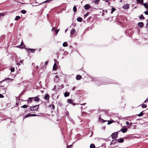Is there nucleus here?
Returning <instances> with one entry per match:
<instances>
[{"label": "nucleus", "mask_w": 148, "mask_h": 148, "mask_svg": "<svg viewBox=\"0 0 148 148\" xmlns=\"http://www.w3.org/2000/svg\"><path fill=\"white\" fill-rule=\"evenodd\" d=\"M13 79L8 77V78H7L5 79L4 80H3V81H7L10 82V81H13Z\"/></svg>", "instance_id": "8"}, {"label": "nucleus", "mask_w": 148, "mask_h": 148, "mask_svg": "<svg viewBox=\"0 0 148 148\" xmlns=\"http://www.w3.org/2000/svg\"><path fill=\"white\" fill-rule=\"evenodd\" d=\"M58 105L59 106H62L63 104L62 103L58 102Z\"/></svg>", "instance_id": "38"}, {"label": "nucleus", "mask_w": 148, "mask_h": 148, "mask_svg": "<svg viewBox=\"0 0 148 148\" xmlns=\"http://www.w3.org/2000/svg\"><path fill=\"white\" fill-rule=\"evenodd\" d=\"M56 85H55L53 88L52 89V90H54L55 91H56Z\"/></svg>", "instance_id": "39"}, {"label": "nucleus", "mask_w": 148, "mask_h": 148, "mask_svg": "<svg viewBox=\"0 0 148 148\" xmlns=\"http://www.w3.org/2000/svg\"><path fill=\"white\" fill-rule=\"evenodd\" d=\"M59 79L57 75H56L54 78V82H58L59 80Z\"/></svg>", "instance_id": "10"}, {"label": "nucleus", "mask_w": 148, "mask_h": 148, "mask_svg": "<svg viewBox=\"0 0 148 148\" xmlns=\"http://www.w3.org/2000/svg\"><path fill=\"white\" fill-rule=\"evenodd\" d=\"M20 17L18 16H16L14 20L15 21H17L18 20L20 19Z\"/></svg>", "instance_id": "23"}, {"label": "nucleus", "mask_w": 148, "mask_h": 148, "mask_svg": "<svg viewBox=\"0 0 148 148\" xmlns=\"http://www.w3.org/2000/svg\"><path fill=\"white\" fill-rule=\"evenodd\" d=\"M52 0H47V1H45L43 2V3H46L47 2L49 1H52Z\"/></svg>", "instance_id": "45"}, {"label": "nucleus", "mask_w": 148, "mask_h": 148, "mask_svg": "<svg viewBox=\"0 0 148 148\" xmlns=\"http://www.w3.org/2000/svg\"><path fill=\"white\" fill-rule=\"evenodd\" d=\"M62 45L64 47H66L67 46L68 44L67 42H64L63 43Z\"/></svg>", "instance_id": "21"}, {"label": "nucleus", "mask_w": 148, "mask_h": 148, "mask_svg": "<svg viewBox=\"0 0 148 148\" xmlns=\"http://www.w3.org/2000/svg\"><path fill=\"white\" fill-rule=\"evenodd\" d=\"M116 140L119 143H123L124 141V140L122 138H120V139H117Z\"/></svg>", "instance_id": "9"}, {"label": "nucleus", "mask_w": 148, "mask_h": 148, "mask_svg": "<svg viewBox=\"0 0 148 148\" xmlns=\"http://www.w3.org/2000/svg\"><path fill=\"white\" fill-rule=\"evenodd\" d=\"M32 99H33L32 97H29L28 100V103H31L32 102Z\"/></svg>", "instance_id": "22"}, {"label": "nucleus", "mask_w": 148, "mask_h": 148, "mask_svg": "<svg viewBox=\"0 0 148 148\" xmlns=\"http://www.w3.org/2000/svg\"><path fill=\"white\" fill-rule=\"evenodd\" d=\"M23 60H20L19 61V62H20V63H22L23 62Z\"/></svg>", "instance_id": "56"}, {"label": "nucleus", "mask_w": 148, "mask_h": 148, "mask_svg": "<svg viewBox=\"0 0 148 148\" xmlns=\"http://www.w3.org/2000/svg\"><path fill=\"white\" fill-rule=\"evenodd\" d=\"M136 2L138 4L140 3L142 4L143 3V0H136Z\"/></svg>", "instance_id": "12"}, {"label": "nucleus", "mask_w": 148, "mask_h": 148, "mask_svg": "<svg viewBox=\"0 0 148 148\" xmlns=\"http://www.w3.org/2000/svg\"><path fill=\"white\" fill-rule=\"evenodd\" d=\"M75 32V30L74 29H72L71 31V35L73 34Z\"/></svg>", "instance_id": "19"}, {"label": "nucleus", "mask_w": 148, "mask_h": 148, "mask_svg": "<svg viewBox=\"0 0 148 148\" xmlns=\"http://www.w3.org/2000/svg\"><path fill=\"white\" fill-rule=\"evenodd\" d=\"M31 114L30 113L28 114L26 116H25L24 117V119L26 118L27 117L31 116Z\"/></svg>", "instance_id": "25"}, {"label": "nucleus", "mask_w": 148, "mask_h": 148, "mask_svg": "<svg viewBox=\"0 0 148 148\" xmlns=\"http://www.w3.org/2000/svg\"><path fill=\"white\" fill-rule=\"evenodd\" d=\"M90 8V6L89 5L87 4L85 5L84 6V8L86 10H88Z\"/></svg>", "instance_id": "6"}, {"label": "nucleus", "mask_w": 148, "mask_h": 148, "mask_svg": "<svg viewBox=\"0 0 148 148\" xmlns=\"http://www.w3.org/2000/svg\"><path fill=\"white\" fill-rule=\"evenodd\" d=\"M99 121H101L103 123H104L105 122V121H107V120H104L102 119H101V118L100 117L99 119Z\"/></svg>", "instance_id": "26"}, {"label": "nucleus", "mask_w": 148, "mask_h": 148, "mask_svg": "<svg viewBox=\"0 0 148 148\" xmlns=\"http://www.w3.org/2000/svg\"><path fill=\"white\" fill-rule=\"evenodd\" d=\"M28 107V106L27 105H24L23 106H21V108H27Z\"/></svg>", "instance_id": "30"}, {"label": "nucleus", "mask_w": 148, "mask_h": 148, "mask_svg": "<svg viewBox=\"0 0 148 148\" xmlns=\"http://www.w3.org/2000/svg\"><path fill=\"white\" fill-rule=\"evenodd\" d=\"M5 14L3 13H0V16H4Z\"/></svg>", "instance_id": "46"}, {"label": "nucleus", "mask_w": 148, "mask_h": 148, "mask_svg": "<svg viewBox=\"0 0 148 148\" xmlns=\"http://www.w3.org/2000/svg\"><path fill=\"white\" fill-rule=\"evenodd\" d=\"M59 30V29H58V30L55 31V32L57 34L58 33Z\"/></svg>", "instance_id": "48"}, {"label": "nucleus", "mask_w": 148, "mask_h": 148, "mask_svg": "<svg viewBox=\"0 0 148 148\" xmlns=\"http://www.w3.org/2000/svg\"><path fill=\"white\" fill-rule=\"evenodd\" d=\"M77 20L78 21L81 22L82 21V19L81 17H78L77 18Z\"/></svg>", "instance_id": "20"}, {"label": "nucleus", "mask_w": 148, "mask_h": 148, "mask_svg": "<svg viewBox=\"0 0 148 148\" xmlns=\"http://www.w3.org/2000/svg\"><path fill=\"white\" fill-rule=\"evenodd\" d=\"M118 133L117 132L112 133L111 134L112 138L113 139L116 138L117 137Z\"/></svg>", "instance_id": "2"}, {"label": "nucleus", "mask_w": 148, "mask_h": 148, "mask_svg": "<svg viewBox=\"0 0 148 148\" xmlns=\"http://www.w3.org/2000/svg\"><path fill=\"white\" fill-rule=\"evenodd\" d=\"M144 114L143 113V112H141L140 114H137V116H141L143 115Z\"/></svg>", "instance_id": "28"}, {"label": "nucleus", "mask_w": 148, "mask_h": 148, "mask_svg": "<svg viewBox=\"0 0 148 148\" xmlns=\"http://www.w3.org/2000/svg\"><path fill=\"white\" fill-rule=\"evenodd\" d=\"M139 18L140 19H144L145 18L143 14H141L139 17Z\"/></svg>", "instance_id": "33"}, {"label": "nucleus", "mask_w": 148, "mask_h": 148, "mask_svg": "<svg viewBox=\"0 0 148 148\" xmlns=\"http://www.w3.org/2000/svg\"><path fill=\"white\" fill-rule=\"evenodd\" d=\"M145 14L147 15H148V11H146L144 12Z\"/></svg>", "instance_id": "44"}, {"label": "nucleus", "mask_w": 148, "mask_h": 148, "mask_svg": "<svg viewBox=\"0 0 148 148\" xmlns=\"http://www.w3.org/2000/svg\"><path fill=\"white\" fill-rule=\"evenodd\" d=\"M127 129L126 128H123L120 131H121L123 133H125L127 132Z\"/></svg>", "instance_id": "7"}, {"label": "nucleus", "mask_w": 148, "mask_h": 148, "mask_svg": "<svg viewBox=\"0 0 148 148\" xmlns=\"http://www.w3.org/2000/svg\"><path fill=\"white\" fill-rule=\"evenodd\" d=\"M89 14V13L87 12L86 14L84 15V18H85L86 16H87Z\"/></svg>", "instance_id": "42"}, {"label": "nucleus", "mask_w": 148, "mask_h": 148, "mask_svg": "<svg viewBox=\"0 0 148 148\" xmlns=\"http://www.w3.org/2000/svg\"><path fill=\"white\" fill-rule=\"evenodd\" d=\"M75 86L73 87V88H72V90H75Z\"/></svg>", "instance_id": "54"}, {"label": "nucleus", "mask_w": 148, "mask_h": 148, "mask_svg": "<svg viewBox=\"0 0 148 148\" xmlns=\"http://www.w3.org/2000/svg\"><path fill=\"white\" fill-rule=\"evenodd\" d=\"M64 87V85L62 84L59 86V88L60 89H61L62 88H63Z\"/></svg>", "instance_id": "41"}, {"label": "nucleus", "mask_w": 148, "mask_h": 148, "mask_svg": "<svg viewBox=\"0 0 148 148\" xmlns=\"http://www.w3.org/2000/svg\"><path fill=\"white\" fill-rule=\"evenodd\" d=\"M86 112H82V115H83V114H86Z\"/></svg>", "instance_id": "55"}, {"label": "nucleus", "mask_w": 148, "mask_h": 148, "mask_svg": "<svg viewBox=\"0 0 148 148\" xmlns=\"http://www.w3.org/2000/svg\"><path fill=\"white\" fill-rule=\"evenodd\" d=\"M100 1V0H95L94 1V2L95 4H98V3Z\"/></svg>", "instance_id": "29"}, {"label": "nucleus", "mask_w": 148, "mask_h": 148, "mask_svg": "<svg viewBox=\"0 0 148 148\" xmlns=\"http://www.w3.org/2000/svg\"><path fill=\"white\" fill-rule=\"evenodd\" d=\"M44 98L46 100H49V95L48 94H47L44 97Z\"/></svg>", "instance_id": "11"}, {"label": "nucleus", "mask_w": 148, "mask_h": 148, "mask_svg": "<svg viewBox=\"0 0 148 148\" xmlns=\"http://www.w3.org/2000/svg\"><path fill=\"white\" fill-rule=\"evenodd\" d=\"M148 101V98L147 99H146L144 101V103H145L146 102Z\"/></svg>", "instance_id": "51"}, {"label": "nucleus", "mask_w": 148, "mask_h": 148, "mask_svg": "<svg viewBox=\"0 0 148 148\" xmlns=\"http://www.w3.org/2000/svg\"><path fill=\"white\" fill-rule=\"evenodd\" d=\"M142 107L143 108H146L147 107V106L145 104H143L142 105Z\"/></svg>", "instance_id": "36"}, {"label": "nucleus", "mask_w": 148, "mask_h": 148, "mask_svg": "<svg viewBox=\"0 0 148 148\" xmlns=\"http://www.w3.org/2000/svg\"><path fill=\"white\" fill-rule=\"evenodd\" d=\"M55 27H53L52 29V31L54 30H55Z\"/></svg>", "instance_id": "52"}, {"label": "nucleus", "mask_w": 148, "mask_h": 148, "mask_svg": "<svg viewBox=\"0 0 148 148\" xmlns=\"http://www.w3.org/2000/svg\"><path fill=\"white\" fill-rule=\"evenodd\" d=\"M71 146V145H69V146H67L66 148H70Z\"/></svg>", "instance_id": "57"}, {"label": "nucleus", "mask_w": 148, "mask_h": 148, "mask_svg": "<svg viewBox=\"0 0 148 148\" xmlns=\"http://www.w3.org/2000/svg\"><path fill=\"white\" fill-rule=\"evenodd\" d=\"M95 146L93 144H91L90 145V148H95Z\"/></svg>", "instance_id": "27"}, {"label": "nucleus", "mask_w": 148, "mask_h": 148, "mask_svg": "<svg viewBox=\"0 0 148 148\" xmlns=\"http://www.w3.org/2000/svg\"><path fill=\"white\" fill-rule=\"evenodd\" d=\"M116 140H112V142H111V143L112 144H115L117 141H116Z\"/></svg>", "instance_id": "31"}, {"label": "nucleus", "mask_w": 148, "mask_h": 148, "mask_svg": "<svg viewBox=\"0 0 148 148\" xmlns=\"http://www.w3.org/2000/svg\"><path fill=\"white\" fill-rule=\"evenodd\" d=\"M103 11H104L105 12H106L107 13V11L106 10H103Z\"/></svg>", "instance_id": "62"}, {"label": "nucleus", "mask_w": 148, "mask_h": 148, "mask_svg": "<svg viewBox=\"0 0 148 148\" xmlns=\"http://www.w3.org/2000/svg\"><path fill=\"white\" fill-rule=\"evenodd\" d=\"M27 51H31V52L33 53L35 51V49H27Z\"/></svg>", "instance_id": "14"}, {"label": "nucleus", "mask_w": 148, "mask_h": 148, "mask_svg": "<svg viewBox=\"0 0 148 148\" xmlns=\"http://www.w3.org/2000/svg\"><path fill=\"white\" fill-rule=\"evenodd\" d=\"M21 12L23 14H25L26 12V11L25 10H22L21 11Z\"/></svg>", "instance_id": "35"}, {"label": "nucleus", "mask_w": 148, "mask_h": 148, "mask_svg": "<svg viewBox=\"0 0 148 148\" xmlns=\"http://www.w3.org/2000/svg\"><path fill=\"white\" fill-rule=\"evenodd\" d=\"M3 97H4V96L3 95H2L1 94H0V98H3Z\"/></svg>", "instance_id": "49"}, {"label": "nucleus", "mask_w": 148, "mask_h": 148, "mask_svg": "<svg viewBox=\"0 0 148 148\" xmlns=\"http://www.w3.org/2000/svg\"><path fill=\"white\" fill-rule=\"evenodd\" d=\"M133 124V123H132L131 122V123H130V124H130V125H132Z\"/></svg>", "instance_id": "61"}, {"label": "nucleus", "mask_w": 148, "mask_h": 148, "mask_svg": "<svg viewBox=\"0 0 148 148\" xmlns=\"http://www.w3.org/2000/svg\"><path fill=\"white\" fill-rule=\"evenodd\" d=\"M69 93L68 92H65L64 93V96L65 97H67L69 96Z\"/></svg>", "instance_id": "18"}, {"label": "nucleus", "mask_w": 148, "mask_h": 148, "mask_svg": "<svg viewBox=\"0 0 148 148\" xmlns=\"http://www.w3.org/2000/svg\"><path fill=\"white\" fill-rule=\"evenodd\" d=\"M144 24L143 22H140L138 23V25L140 28H142Z\"/></svg>", "instance_id": "5"}, {"label": "nucleus", "mask_w": 148, "mask_h": 148, "mask_svg": "<svg viewBox=\"0 0 148 148\" xmlns=\"http://www.w3.org/2000/svg\"><path fill=\"white\" fill-rule=\"evenodd\" d=\"M39 105H36L34 106H32L30 107V109L32 111H37L39 107Z\"/></svg>", "instance_id": "1"}, {"label": "nucleus", "mask_w": 148, "mask_h": 148, "mask_svg": "<svg viewBox=\"0 0 148 148\" xmlns=\"http://www.w3.org/2000/svg\"><path fill=\"white\" fill-rule=\"evenodd\" d=\"M36 114H31V116H36Z\"/></svg>", "instance_id": "47"}, {"label": "nucleus", "mask_w": 148, "mask_h": 148, "mask_svg": "<svg viewBox=\"0 0 148 148\" xmlns=\"http://www.w3.org/2000/svg\"><path fill=\"white\" fill-rule=\"evenodd\" d=\"M67 102L69 103L72 104L73 103V101L71 99H68L67 100Z\"/></svg>", "instance_id": "15"}, {"label": "nucleus", "mask_w": 148, "mask_h": 148, "mask_svg": "<svg viewBox=\"0 0 148 148\" xmlns=\"http://www.w3.org/2000/svg\"><path fill=\"white\" fill-rule=\"evenodd\" d=\"M130 7L129 4H125L123 6L122 8L124 9H127L129 8Z\"/></svg>", "instance_id": "4"}, {"label": "nucleus", "mask_w": 148, "mask_h": 148, "mask_svg": "<svg viewBox=\"0 0 148 148\" xmlns=\"http://www.w3.org/2000/svg\"><path fill=\"white\" fill-rule=\"evenodd\" d=\"M113 122V121H108V125H110Z\"/></svg>", "instance_id": "32"}, {"label": "nucleus", "mask_w": 148, "mask_h": 148, "mask_svg": "<svg viewBox=\"0 0 148 148\" xmlns=\"http://www.w3.org/2000/svg\"><path fill=\"white\" fill-rule=\"evenodd\" d=\"M39 95H38L36 97H32V98H33V100L36 101L38 102L39 101L40 99L39 98Z\"/></svg>", "instance_id": "3"}, {"label": "nucleus", "mask_w": 148, "mask_h": 148, "mask_svg": "<svg viewBox=\"0 0 148 148\" xmlns=\"http://www.w3.org/2000/svg\"><path fill=\"white\" fill-rule=\"evenodd\" d=\"M10 70L11 72H13L14 71V67H12Z\"/></svg>", "instance_id": "40"}, {"label": "nucleus", "mask_w": 148, "mask_h": 148, "mask_svg": "<svg viewBox=\"0 0 148 148\" xmlns=\"http://www.w3.org/2000/svg\"><path fill=\"white\" fill-rule=\"evenodd\" d=\"M105 126H103L102 127V129L103 130H105Z\"/></svg>", "instance_id": "58"}, {"label": "nucleus", "mask_w": 148, "mask_h": 148, "mask_svg": "<svg viewBox=\"0 0 148 148\" xmlns=\"http://www.w3.org/2000/svg\"><path fill=\"white\" fill-rule=\"evenodd\" d=\"M49 107L50 108H52L53 110H54L55 108V106L53 104H51L49 105Z\"/></svg>", "instance_id": "24"}, {"label": "nucleus", "mask_w": 148, "mask_h": 148, "mask_svg": "<svg viewBox=\"0 0 148 148\" xmlns=\"http://www.w3.org/2000/svg\"><path fill=\"white\" fill-rule=\"evenodd\" d=\"M142 5H143L147 9H148V5L147 4V3H143Z\"/></svg>", "instance_id": "13"}, {"label": "nucleus", "mask_w": 148, "mask_h": 148, "mask_svg": "<svg viewBox=\"0 0 148 148\" xmlns=\"http://www.w3.org/2000/svg\"><path fill=\"white\" fill-rule=\"evenodd\" d=\"M126 124L127 125H128L130 123H129L128 121H126Z\"/></svg>", "instance_id": "53"}, {"label": "nucleus", "mask_w": 148, "mask_h": 148, "mask_svg": "<svg viewBox=\"0 0 148 148\" xmlns=\"http://www.w3.org/2000/svg\"><path fill=\"white\" fill-rule=\"evenodd\" d=\"M86 104V103H84L82 104H81L82 105H85Z\"/></svg>", "instance_id": "59"}, {"label": "nucleus", "mask_w": 148, "mask_h": 148, "mask_svg": "<svg viewBox=\"0 0 148 148\" xmlns=\"http://www.w3.org/2000/svg\"><path fill=\"white\" fill-rule=\"evenodd\" d=\"M68 118H69V120L71 122H73V119H71V118H70L69 117H68Z\"/></svg>", "instance_id": "43"}, {"label": "nucleus", "mask_w": 148, "mask_h": 148, "mask_svg": "<svg viewBox=\"0 0 148 148\" xmlns=\"http://www.w3.org/2000/svg\"><path fill=\"white\" fill-rule=\"evenodd\" d=\"M73 10L74 12H75L77 11V8L75 6H74L73 8Z\"/></svg>", "instance_id": "34"}, {"label": "nucleus", "mask_w": 148, "mask_h": 148, "mask_svg": "<svg viewBox=\"0 0 148 148\" xmlns=\"http://www.w3.org/2000/svg\"><path fill=\"white\" fill-rule=\"evenodd\" d=\"M82 78V77L81 75H77L76 77V79L77 80H80Z\"/></svg>", "instance_id": "17"}, {"label": "nucleus", "mask_w": 148, "mask_h": 148, "mask_svg": "<svg viewBox=\"0 0 148 148\" xmlns=\"http://www.w3.org/2000/svg\"><path fill=\"white\" fill-rule=\"evenodd\" d=\"M116 9L114 8H112V11L111 12V14L113 13V12L116 10Z\"/></svg>", "instance_id": "37"}, {"label": "nucleus", "mask_w": 148, "mask_h": 148, "mask_svg": "<svg viewBox=\"0 0 148 148\" xmlns=\"http://www.w3.org/2000/svg\"><path fill=\"white\" fill-rule=\"evenodd\" d=\"M48 61H46L45 62V65H47L48 64Z\"/></svg>", "instance_id": "50"}, {"label": "nucleus", "mask_w": 148, "mask_h": 148, "mask_svg": "<svg viewBox=\"0 0 148 148\" xmlns=\"http://www.w3.org/2000/svg\"><path fill=\"white\" fill-rule=\"evenodd\" d=\"M32 65L33 66H34V63H32Z\"/></svg>", "instance_id": "64"}, {"label": "nucleus", "mask_w": 148, "mask_h": 148, "mask_svg": "<svg viewBox=\"0 0 148 148\" xmlns=\"http://www.w3.org/2000/svg\"><path fill=\"white\" fill-rule=\"evenodd\" d=\"M16 64L18 65V66H19L20 65V64L19 63H17V64Z\"/></svg>", "instance_id": "60"}, {"label": "nucleus", "mask_w": 148, "mask_h": 148, "mask_svg": "<svg viewBox=\"0 0 148 148\" xmlns=\"http://www.w3.org/2000/svg\"><path fill=\"white\" fill-rule=\"evenodd\" d=\"M57 69V65L56 63H55L54 64V65L53 66V70H56Z\"/></svg>", "instance_id": "16"}, {"label": "nucleus", "mask_w": 148, "mask_h": 148, "mask_svg": "<svg viewBox=\"0 0 148 148\" xmlns=\"http://www.w3.org/2000/svg\"><path fill=\"white\" fill-rule=\"evenodd\" d=\"M73 105V106H75V103H72Z\"/></svg>", "instance_id": "63"}]
</instances>
